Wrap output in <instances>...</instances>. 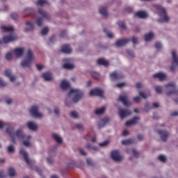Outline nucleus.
Masks as SVG:
<instances>
[{"mask_svg": "<svg viewBox=\"0 0 178 178\" xmlns=\"http://www.w3.org/2000/svg\"><path fill=\"white\" fill-rule=\"evenodd\" d=\"M70 116L71 118H73V119H77L79 118V113L76 111H72Z\"/></svg>", "mask_w": 178, "mask_h": 178, "instance_id": "obj_43", "label": "nucleus"}, {"mask_svg": "<svg viewBox=\"0 0 178 178\" xmlns=\"http://www.w3.org/2000/svg\"><path fill=\"white\" fill-rule=\"evenodd\" d=\"M15 151V147H13V145H10L8 147V152H14Z\"/></svg>", "mask_w": 178, "mask_h": 178, "instance_id": "obj_53", "label": "nucleus"}, {"mask_svg": "<svg viewBox=\"0 0 178 178\" xmlns=\"http://www.w3.org/2000/svg\"><path fill=\"white\" fill-rule=\"evenodd\" d=\"M38 12H39L40 15H41V16H42V17H44V19H49L51 18V16L49 15V14H48L44 10L40 8L38 10Z\"/></svg>", "mask_w": 178, "mask_h": 178, "instance_id": "obj_26", "label": "nucleus"}, {"mask_svg": "<svg viewBox=\"0 0 178 178\" xmlns=\"http://www.w3.org/2000/svg\"><path fill=\"white\" fill-rule=\"evenodd\" d=\"M132 42L133 44H137L138 42V39L136 37H132Z\"/></svg>", "mask_w": 178, "mask_h": 178, "instance_id": "obj_59", "label": "nucleus"}, {"mask_svg": "<svg viewBox=\"0 0 178 178\" xmlns=\"http://www.w3.org/2000/svg\"><path fill=\"white\" fill-rule=\"evenodd\" d=\"M118 25L119 26L120 29H122V30H126V23H124V21H119L118 22Z\"/></svg>", "mask_w": 178, "mask_h": 178, "instance_id": "obj_35", "label": "nucleus"}, {"mask_svg": "<svg viewBox=\"0 0 178 178\" xmlns=\"http://www.w3.org/2000/svg\"><path fill=\"white\" fill-rule=\"evenodd\" d=\"M70 87V83L66 81V80H63L60 83V88L62 90H67Z\"/></svg>", "mask_w": 178, "mask_h": 178, "instance_id": "obj_27", "label": "nucleus"}, {"mask_svg": "<svg viewBox=\"0 0 178 178\" xmlns=\"http://www.w3.org/2000/svg\"><path fill=\"white\" fill-rule=\"evenodd\" d=\"M49 31V29H48L47 27H44L42 31H41V34L42 35H47V34H48V32Z\"/></svg>", "mask_w": 178, "mask_h": 178, "instance_id": "obj_45", "label": "nucleus"}, {"mask_svg": "<svg viewBox=\"0 0 178 178\" xmlns=\"http://www.w3.org/2000/svg\"><path fill=\"white\" fill-rule=\"evenodd\" d=\"M60 51L63 52L64 54H72V48L70 47V44H63Z\"/></svg>", "mask_w": 178, "mask_h": 178, "instance_id": "obj_17", "label": "nucleus"}, {"mask_svg": "<svg viewBox=\"0 0 178 178\" xmlns=\"http://www.w3.org/2000/svg\"><path fill=\"white\" fill-rule=\"evenodd\" d=\"M47 3V0H38V1L35 2V3L40 6H43V5H45Z\"/></svg>", "mask_w": 178, "mask_h": 178, "instance_id": "obj_40", "label": "nucleus"}, {"mask_svg": "<svg viewBox=\"0 0 178 178\" xmlns=\"http://www.w3.org/2000/svg\"><path fill=\"white\" fill-rule=\"evenodd\" d=\"M155 48L156 49H161L162 48V44L161 42H156L155 44Z\"/></svg>", "mask_w": 178, "mask_h": 178, "instance_id": "obj_52", "label": "nucleus"}, {"mask_svg": "<svg viewBox=\"0 0 178 178\" xmlns=\"http://www.w3.org/2000/svg\"><path fill=\"white\" fill-rule=\"evenodd\" d=\"M126 86V83H119L117 84V87L118 88H122V87H124Z\"/></svg>", "mask_w": 178, "mask_h": 178, "instance_id": "obj_57", "label": "nucleus"}, {"mask_svg": "<svg viewBox=\"0 0 178 178\" xmlns=\"http://www.w3.org/2000/svg\"><path fill=\"white\" fill-rule=\"evenodd\" d=\"M26 26H29V29H25V32L28 33V31H31L34 29V24H32L31 22L28 21L26 22Z\"/></svg>", "mask_w": 178, "mask_h": 178, "instance_id": "obj_32", "label": "nucleus"}, {"mask_svg": "<svg viewBox=\"0 0 178 178\" xmlns=\"http://www.w3.org/2000/svg\"><path fill=\"white\" fill-rule=\"evenodd\" d=\"M6 86V83L0 79V87H5Z\"/></svg>", "mask_w": 178, "mask_h": 178, "instance_id": "obj_60", "label": "nucleus"}, {"mask_svg": "<svg viewBox=\"0 0 178 178\" xmlns=\"http://www.w3.org/2000/svg\"><path fill=\"white\" fill-rule=\"evenodd\" d=\"M170 116H178V111H173L171 114Z\"/></svg>", "mask_w": 178, "mask_h": 178, "instance_id": "obj_64", "label": "nucleus"}, {"mask_svg": "<svg viewBox=\"0 0 178 178\" xmlns=\"http://www.w3.org/2000/svg\"><path fill=\"white\" fill-rule=\"evenodd\" d=\"M135 16L140 19H146V17H148V14L145 11H138L136 13Z\"/></svg>", "mask_w": 178, "mask_h": 178, "instance_id": "obj_24", "label": "nucleus"}, {"mask_svg": "<svg viewBox=\"0 0 178 178\" xmlns=\"http://www.w3.org/2000/svg\"><path fill=\"white\" fill-rule=\"evenodd\" d=\"M14 54L17 58H20L24 54V48H16L14 49Z\"/></svg>", "mask_w": 178, "mask_h": 178, "instance_id": "obj_20", "label": "nucleus"}, {"mask_svg": "<svg viewBox=\"0 0 178 178\" xmlns=\"http://www.w3.org/2000/svg\"><path fill=\"white\" fill-rule=\"evenodd\" d=\"M154 79H159L161 81L166 79V74L162 72H159L153 75Z\"/></svg>", "mask_w": 178, "mask_h": 178, "instance_id": "obj_22", "label": "nucleus"}, {"mask_svg": "<svg viewBox=\"0 0 178 178\" xmlns=\"http://www.w3.org/2000/svg\"><path fill=\"white\" fill-rule=\"evenodd\" d=\"M79 152L81 155H87V152L83 149H79Z\"/></svg>", "mask_w": 178, "mask_h": 178, "instance_id": "obj_62", "label": "nucleus"}, {"mask_svg": "<svg viewBox=\"0 0 178 178\" xmlns=\"http://www.w3.org/2000/svg\"><path fill=\"white\" fill-rule=\"evenodd\" d=\"M98 65H101L102 66H109V62L104 58H99L97 60Z\"/></svg>", "mask_w": 178, "mask_h": 178, "instance_id": "obj_29", "label": "nucleus"}, {"mask_svg": "<svg viewBox=\"0 0 178 178\" xmlns=\"http://www.w3.org/2000/svg\"><path fill=\"white\" fill-rule=\"evenodd\" d=\"M133 143H134V140H133V139H131V138H129V139L122 140V145H129V144H133Z\"/></svg>", "mask_w": 178, "mask_h": 178, "instance_id": "obj_33", "label": "nucleus"}, {"mask_svg": "<svg viewBox=\"0 0 178 178\" xmlns=\"http://www.w3.org/2000/svg\"><path fill=\"white\" fill-rule=\"evenodd\" d=\"M5 76L10 78V81H15L16 80V77L15 76H12V72L9 70H6L5 71Z\"/></svg>", "mask_w": 178, "mask_h": 178, "instance_id": "obj_25", "label": "nucleus"}, {"mask_svg": "<svg viewBox=\"0 0 178 178\" xmlns=\"http://www.w3.org/2000/svg\"><path fill=\"white\" fill-rule=\"evenodd\" d=\"M20 155H22L24 157V159L25 162L27 163V165H31V161H30V159L29 158V154H27V152L24 149H21L19 150Z\"/></svg>", "mask_w": 178, "mask_h": 178, "instance_id": "obj_14", "label": "nucleus"}, {"mask_svg": "<svg viewBox=\"0 0 178 178\" xmlns=\"http://www.w3.org/2000/svg\"><path fill=\"white\" fill-rule=\"evenodd\" d=\"M83 95H84V93L83 92V91L79 89H71L68 95V97H72V96L73 97L72 98L73 102H79L81 98H83Z\"/></svg>", "mask_w": 178, "mask_h": 178, "instance_id": "obj_4", "label": "nucleus"}, {"mask_svg": "<svg viewBox=\"0 0 178 178\" xmlns=\"http://www.w3.org/2000/svg\"><path fill=\"white\" fill-rule=\"evenodd\" d=\"M86 149L90 151V149H92L93 151H98V147H92L91 144L88 143L86 145Z\"/></svg>", "mask_w": 178, "mask_h": 178, "instance_id": "obj_39", "label": "nucleus"}, {"mask_svg": "<svg viewBox=\"0 0 178 178\" xmlns=\"http://www.w3.org/2000/svg\"><path fill=\"white\" fill-rule=\"evenodd\" d=\"M152 38H154V33L152 32L145 35V41L146 42L151 41Z\"/></svg>", "mask_w": 178, "mask_h": 178, "instance_id": "obj_30", "label": "nucleus"}, {"mask_svg": "<svg viewBox=\"0 0 178 178\" xmlns=\"http://www.w3.org/2000/svg\"><path fill=\"white\" fill-rule=\"evenodd\" d=\"M172 65L170 67V72H175L176 70V66H178V57L177 55L176 54V50H172Z\"/></svg>", "mask_w": 178, "mask_h": 178, "instance_id": "obj_7", "label": "nucleus"}, {"mask_svg": "<svg viewBox=\"0 0 178 178\" xmlns=\"http://www.w3.org/2000/svg\"><path fill=\"white\" fill-rule=\"evenodd\" d=\"M31 114L34 118H42V114L38 112V106H33L30 110Z\"/></svg>", "mask_w": 178, "mask_h": 178, "instance_id": "obj_9", "label": "nucleus"}, {"mask_svg": "<svg viewBox=\"0 0 178 178\" xmlns=\"http://www.w3.org/2000/svg\"><path fill=\"white\" fill-rule=\"evenodd\" d=\"M76 129H78V130H83V129L84 128V127H83V124H76Z\"/></svg>", "mask_w": 178, "mask_h": 178, "instance_id": "obj_58", "label": "nucleus"}, {"mask_svg": "<svg viewBox=\"0 0 178 178\" xmlns=\"http://www.w3.org/2000/svg\"><path fill=\"white\" fill-rule=\"evenodd\" d=\"M99 12L104 17H108V10L105 7H100Z\"/></svg>", "mask_w": 178, "mask_h": 178, "instance_id": "obj_28", "label": "nucleus"}, {"mask_svg": "<svg viewBox=\"0 0 178 178\" xmlns=\"http://www.w3.org/2000/svg\"><path fill=\"white\" fill-rule=\"evenodd\" d=\"M132 154H133L134 156H135V158H138V156L140 155L138 154V152H137V150L136 149H133Z\"/></svg>", "mask_w": 178, "mask_h": 178, "instance_id": "obj_49", "label": "nucleus"}, {"mask_svg": "<svg viewBox=\"0 0 178 178\" xmlns=\"http://www.w3.org/2000/svg\"><path fill=\"white\" fill-rule=\"evenodd\" d=\"M33 59L34 54H33V51H31V49H29L26 58L22 62L21 65L22 67H30Z\"/></svg>", "mask_w": 178, "mask_h": 178, "instance_id": "obj_5", "label": "nucleus"}, {"mask_svg": "<svg viewBox=\"0 0 178 178\" xmlns=\"http://www.w3.org/2000/svg\"><path fill=\"white\" fill-rule=\"evenodd\" d=\"M138 120H140V117H134L132 120L126 122L125 126L129 127V126H132V124H137Z\"/></svg>", "mask_w": 178, "mask_h": 178, "instance_id": "obj_19", "label": "nucleus"}, {"mask_svg": "<svg viewBox=\"0 0 178 178\" xmlns=\"http://www.w3.org/2000/svg\"><path fill=\"white\" fill-rule=\"evenodd\" d=\"M154 8L159 12V16H161L162 18H160L158 19V22L159 23H162V22H165V23H168L169 22V17L168 16V13H166V9L162 8L159 5H154Z\"/></svg>", "mask_w": 178, "mask_h": 178, "instance_id": "obj_3", "label": "nucleus"}, {"mask_svg": "<svg viewBox=\"0 0 178 178\" xmlns=\"http://www.w3.org/2000/svg\"><path fill=\"white\" fill-rule=\"evenodd\" d=\"M118 99L123 104V105H124V106H130V105H131V102H128L127 100V95H120Z\"/></svg>", "mask_w": 178, "mask_h": 178, "instance_id": "obj_16", "label": "nucleus"}, {"mask_svg": "<svg viewBox=\"0 0 178 178\" xmlns=\"http://www.w3.org/2000/svg\"><path fill=\"white\" fill-rule=\"evenodd\" d=\"M134 101L135 102H140V101H141V97H134Z\"/></svg>", "mask_w": 178, "mask_h": 178, "instance_id": "obj_61", "label": "nucleus"}, {"mask_svg": "<svg viewBox=\"0 0 178 178\" xmlns=\"http://www.w3.org/2000/svg\"><path fill=\"white\" fill-rule=\"evenodd\" d=\"M42 78L45 81H52L54 80V77L52 76V74L50 72H44L42 74Z\"/></svg>", "mask_w": 178, "mask_h": 178, "instance_id": "obj_21", "label": "nucleus"}, {"mask_svg": "<svg viewBox=\"0 0 178 178\" xmlns=\"http://www.w3.org/2000/svg\"><path fill=\"white\" fill-rule=\"evenodd\" d=\"M127 52L128 55H129V56H131V58H134V53H133V51L127 50Z\"/></svg>", "mask_w": 178, "mask_h": 178, "instance_id": "obj_56", "label": "nucleus"}, {"mask_svg": "<svg viewBox=\"0 0 178 178\" xmlns=\"http://www.w3.org/2000/svg\"><path fill=\"white\" fill-rule=\"evenodd\" d=\"M12 58H13L12 52H9L6 54V59L7 60H12Z\"/></svg>", "mask_w": 178, "mask_h": 178, "instance_id": "obj_44", "label": "nucleus"}, {"mask_svg": "<svg viewBox=\"0 0 178 178\" xmlns=\"http://www.w3.org/2000/svg\"><path fill=\"white\" fill-rule=\"evenodd\" d=\"M6 133L9 134L14 144H16V137H17V138H19L21 140H26V138H27L28 140H30V138H31V136H26L23 133V130L22 129H18L16 131V132H15V131L13 130V128L8 127L6 129Z\"/></svg>", "mask_w": 178, "mask_h": 178, "instance_id": "obj_1", "label": "nucleus"}, {"mask_svg": "<svg viewBox=\"0 0 178 178\" xmlns=\"http://www.w3.org/2000/svg\"><path fill=\"white\" fill-rule=\"evenodd\" d=\"M131 113V111L129 109H119V115L121 119H124V118H127V116H130Z\"/></svg>", "mask_w": 178, "mask_h": 178, "instance_id": "obj_12", "label": "nucleus"}, {"mask_svg": "<svg viewBox=\"0 0 178 178\" xmlns=\"http://www.w3.org/2000/svg\"><path fill=\"white\" fill-rule=\"evenodd\" d=\"M109 144V141L106 140L103 143H101L99 144V147H106V145H108Z\"/></svg>", "mask_w": 178, "mask_h": 178, "instance_id": "obj_51", "label": "nucleus"}, {"mask_svg": "<svg viewBox=\"0 0 178 178\" xmlns=\"http://www.w3.org/2000/svg\"><path fill=\"white\" fill-rule=\"evenodd\" d=\"M36 24L38 27H41V26H42V17H38L36 19Z\"/></svg>", "mask_w": 178, "mask_h": 178, "instance_id": "obj_42", "label": "nucleus"}, {"mask_svg": "<svg viewBox=\"0 0 178 178\" xmlns=\"http://www.w3.org/2000/svg\"><path fill=\"white\" fill-rule=\"evenodd\" d=\"M52 137H53L54 140H55V141H56V143L58 144H62V142H63L62 138H60L59 136H58V134H54L52 135Z\"/></svg>", "mask_w": 178, "mask_h": 178, "instance_id": "obj_31", "label": "nucleus"}, {"mask_svg": "<svg viewBox=\"0 0 178 178\" xmlns=\"http://www.w3.org/2000/svg\"><path fill=\"white\" fill-rule=\"evenodd\" d=\"M24 13H27L28 15H31V13H34V10L31 8H26L24 10Z\"/></svg>", "mask_w": 178, "mask_h": 178, "instance_id": "obj_48", "label": "nucleus"}, {"mask_svg": "<svg viewBox=\"0 0 178 178\" xmlns=\"http://www.w3.org/2000/svg\"><path fill=\"white\" fill-rule=\"evenodd\" d=\"M139 95L144 99H147V97H148L143 91H139Z\"/></svg>", "mask_w": 178, "mask_h": 178, "instance_id": "obj_47", "label": "nucleus"}, {"mask_svg": "<svg viewBox=\"0 0 178 178\" xmlns=\"http://www.w3.org/2000/svg\"><path fill=\"white\" fill-rule=\"evenodd\" d=\"M90 95H96L102 98L104 97V90L99 88H95L90 92Z\"/></svg>", "mask_w": 178, "mask_h": 178, "instance_id": "obj_11", "label": "nucleus"}, {"mask_svg": "<svg viewBox=\"0 0 178 178\" xmlns=\"http://www.w3.org/2000/svg\"><path fill=\"white\" fill-rule=\"evenodd\" d=\"M109 122V118L105 117L104 118L100 120L98 122V127L102 129V127H104L106 124Z\"/></svg>", "mask_w": 178, "mask_h": 178, "instance_id": "obj_18", "label": "nucleus"}, {"mask_svg": "<svg viewBox=\"0 0 178 178\" xmlns=\"http://www.w3.org/2000/svg\"><path fill=\"white\" fill-rule=\"evenodd\" d=\"M86 162L89 166H92L94 164L92 163V160L91 159H87Z\"/></svg>", "mask_w": 178, "mask_h": 178, "instance_id": "obj_55", "label": "nucleus"}, {"mask_svg": "<svg viewBox=\"0 0 178 178\" xmlns=\"http://www.w3.org/2000/svg\"><path fill=\"white\" fill-rule=\"evenodd\" d=\"M159 159L161 161V162H166V157L163 155H160L159 156Z\"/></svg>", "mask_w": 178, "mask_h": 178, "instance_id": "obj_50", "label": "nucleus"}, {"mask_svg": "<svg viewBox=\"0 0 178 178\" xmlns=\"http://www.w3.org/2000/svg\"><path fill=\"white\" fill-rule=\"evenodd\" d=\"M105 111H106L105 107H102L100 108L97 109L95 111V115H102V113H104Z\"/></svg>", "mask_w": 178, "mask_h": 178, "instance_id": "obj_34", "label": "nucleus"}, {"mask_svg": "<svg viewBox=\"0 0 178 178\" xmlns=\"http://www.w3.org/2000/svg\"><path fill=\"white\" fill-rule=\"evenodd\" d=\"M155 91L157 94H162V88L161 86H156Z\"/></svg>", "mask_w": 178, "mask_h": 178, "instance_id": "obj_46", "label": "nucleus"}, {"mask_svg": "<svg viewBox=\"0 0 178 178\" xmlns=\"http://www.w3.org/2000/svg\"><path fill=\"white\" fill-rule=\"evenodd\" d=\"M63 69H68L69 70H72V69H74V65L72 64L65 63L63 65Z\"/></svg>", "mask_w": 178, "mask_h": 178, "instance_id": "obj_36", "label": "nucleus"}, {"mask_svg": "<svg viewBox=\"0 0 178 178\" xmlns=\"http://www.w3.org/2000/svg\"><path fill=\"white\" fill-rule=\"evenodd\" d=\"M168 92H166V95L170 97V95H173V94H176L178 95V90L176 88V83L175 82H170L165 86Z\"/></svg>", "mask_w": 178, "mask_h": 178, "instance_id": "obj_6", "label": "nucleus"}, {"mask_svg": "<svg viewBox=\"0 0 178 178\" xmlns=\"http://www.w3.org/2000/svg\"><path fill=\"white\" fill-rule=\"evenodd\" d=\"M130 41L131 40L129 38L120 39L116 41L115 45L116 47H124V45H127Z\"/></svg>", "mask_w": 178, "mask_h": 178, "instance_id": "obj_15", "label": "nucleus"}, {"mask_svg": "<svg viewBox=\"0 0 178 178\" xmlns=\"http://www.w3.org/2000/svg\"><path fill=\"white\" fill-rule=\"evenodd\" d=\"M8 174L10 177H13V176H16V171H15V169L10 168L8 170Z\"/></svg>", "mask_w": 178, "mask_h": 178, "instance_id": "obj_37", "label": "nucleus"}, {"mask_svg": "<svg viewBox=\"0 0 178 178\" xmlns=\"http://www.w3.org/2000/svg\"><path fill=\"white\" fill-rule=\"evenodd\" d=\"M104 33H106L107 37H108V38H113V33L108 31V29H104Z\"/></svg>", "mask_w": 178, "mask_h": 178, "instance_id": "obj_41", "label": "nucleus"}, {"mask_svg": "<svg viewBox=\"0 0 178 178\" xmlns=\"http://www.w3.org/2000/svg\"><path fill=\"white\" fill-rule=\"evenodd\" d=\"M157 133L159 134L162 141H164V143L167 141L168 137H169V132L163 130H158Z\"/></svg>", "mask_w": 178, "mask_h": 178, "instance_id": "obj_13", "label": "nucleus"}, {"mask_svg": "<svg viewBox=\"0 0 178 178\" xmlns=\"http://www.w3.org/2000/svg\"><path fill=\"white\" fill-rule=\"evenodd\" d=\"M24 145H25V147H30V142L25 140L23 142Z\"/></svg>", "mask_w": 178, "mask_h": 178, "instance_id": "obj_63", "label": "nucleus"}, {"mask_svg": "<svg viewBox=\"0 0 178 178\" xmlns=\"http://www.w3.org/2000/svg\"><path fill=\"white\" fill-rule=\"evenodd\" d=\"M90 74L95 80H98V79H99V74L96 72H91Z\"/></svg>", "mask_w": 178, "mask_h": 178, "instance_id": "obj_38", "label": "nucleus"}, {"mask_svg": "<svg viewBox=\"0 0 178 178\" xmlns=\"http://www.w3.org/2000/svg\"><path fill=\"white\" fill-rule=\"evenodd\" d=\"M11 17L13 20H17V18L19 17V16L17 15V13H13L11 14Z\"/></svg>", "mask_w": 178, "mask_h": 178, "instance_id": "obj_54", "label": "nucleus"}, {"mask_svg": "<svg viewBox=\"0 0 178 178\" xmlns=\"http://www.w3.org/2000/svg\"><path fill=\"white\" fill-rule=\"evenodd\" d=\"M1 29L2 31H4V33H10V35L4 36L3 38L4 44H8L9 42H12V41H16V40H17V36H16V35H15L13 33V31H15L13 26H3L1 27Z\"/></svg>", "mask_w": 178, "mask_h": 178, "instance_id": "obj_2", "label": "nucleus"}, {"mask_svg": "<svg viewBox=\"0 0 178 178\" xmlns=\"http://www.w3.org/2000/svg\"><path fill=\"white\" fill-rule=\"evenodd\" d=\"M27 127L29 130H32L33 131H37V129H38V126L33 122H29L27 123Z\"/></svg>", "mask_w": 178, "mask_h": 178, "instance_id": "obj_23", "label": "nucleus"}, {"mask_svg": "<svg viewBox=\"0 0 178 178\" xmlns=\"http://www.w3.org/2000/svg\"><path fill=\"white\" fill-rule=\"evenodd\" d=\"M111 156L112 159L114 160L115 162H120L121 161H123V157L120 156L119 150L112 151Z\"/></svg>", "mask_w": 178, "mask_h": 178, "instance_id": "obj_8", "label": "nucleus"}, {"mask_svg": "<svg viewBox=\"0 0 178 178\" xmlns=\"http://www.w3.org/2000/svg\"><path fill=\"white\" fill-rule=\"evenodd\" d=\"M110 77L111 80H120V79H123L124 76L123 74L120 72H113L110 74Z\"/></svg>", "mask_w": 178, "mask_h": 178, "instance_id": "obj_10", "label": "nucleus"}]
</instances>
